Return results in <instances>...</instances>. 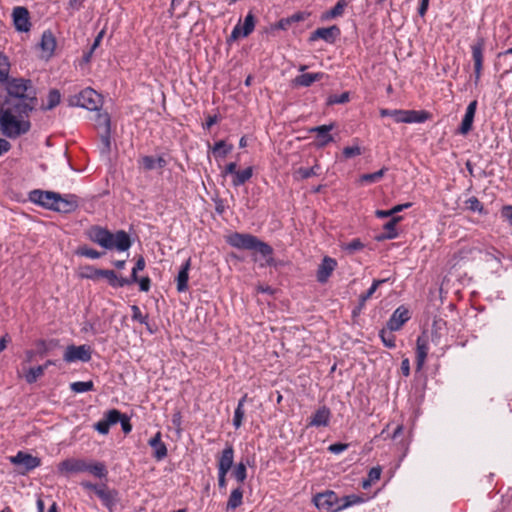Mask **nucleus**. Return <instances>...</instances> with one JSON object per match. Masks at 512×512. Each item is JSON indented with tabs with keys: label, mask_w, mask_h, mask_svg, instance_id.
<instances>
[{
	"label": "nucleus",
	"mask_w": 512,
	"mask_h": 512,
	"mask_svg": "<svg viewBox=\"0 0 512 512\" xmlns=\"http://www.w3.org/2000/svg\"><path fill=\"white\" fill-rule=\"evenodd\" d=\"M8 98L0 106V131L8 139H17L31 129L30 113L35 110L37 92L30 79L8 78Z\"/></svg>",
	"instance_id": "f257e3e1"
},
{
	"label": "nucleus",
	"mask_w": 512,
	"mask_h": 512,
	"mask_svg": "<svg viewBox=\"0 0 512 512\" xmlns=\"http://www.w3.org/2000/svg\"><path fill=\"white\" fill-rule=\"evenodd\" d=\"M85 235L90 241L107 250L124 252L132 245L130 236L124 230L112 233L104 227L93 225L85 231Z\"/></svg>",
	"instance_id": "f03ea898"
},
{
	"label": "nucleus",
	"mask_w": 512,
	"mask_h": 512,
	"mask_svg": "<svg viewBox=\"0 0 512 512\" xmlns=\"http://www.w3.org/2000/svg\"><path fill=\"white\" fill-rule=\"evenodd\" d=\"M227 243L240 250L255 251L259 253L264 259L265 263L261 266H273L275 264L273 255V248L266 242H263L258 237L249 233L234 232L227 238Z\"/></svg>",
	"instance_id": "7ed1b4c3"
},
{
	"label": "nucleus",
	"mask_w": 512,
	"mask_h": 512,
	"mask_svg": "<svg viewBox=\"0 0 512 512\" xmlns=\"http://www.w3.org/2000/svg\"><path fill=\"white\" fill-rule=\"evenodd\" d=\"M80 485L85 490L93 491L109 512H114L117 509L120 503L118 490L110 488L106 483L94 484L89 481H82Z\"/></svg>",
	"instance_id": "20e7f679"
},
{
	"label": "nucleus",
	"mask_w": 512,
	"mask_h": 512,
	"mask_svg": "<svg viewBox=\"0 0 512 512\" xmlns=\"http://www.w3.org/2000/svg\"><path fill=\"white\" fill-rule=\"evenodd\" d=\"M382 117H391L396 123H423L428 119V113L415 110L381 109Z\"/></svg>",
	"instance_id": "39448f33"
},
{
	"label": "nucleus",
	"mask_w": 512,
	"mask_h": 512,
	"mask_svg": "<svg viewBox=\"0 0 512 512\" xmlns=\"http://www.w3.org/2000/svg\"><path fill=\"white\" fill-rule=\"evenodd\" d=\"M102 103V97L92 88L82 90L71 99V105H76L90 111H98Z\"/></svg>",
	"instance_id": "423d86ee"
},
{
	"label": "nucleus",
	"mask_w": 512,
	"mask_h": 512,
	"mask_svg": "<svg viewBox=\"0 0 512 512\" xmlns=\"http://www.w3.org/2000/svg\"><path fill=\"white\" fill-rule=\"evenodd\" d=\"M92 357L91 347L88 345H68L63 355V360L67 363L76 361L89 362Z\"/></svg>",
	"instance_id": "0eeeda50"
},
{
	"label": "nucleus",
	"mask_w": 512,
	"mask_h": 512,
	"mask_svg": "<svg viewBox=\"0 0 512 512\" xmlns=\"http://www.w3.org/2000/svg\"><path fill=\"white\" fill-rule=\"evenodd\" d=\"M61 475L68 477L70 474L86 472L87 461L82 458H67L57 466Z\"/></svg>",
	"instance_id": "6e6552de"
},
{
	"label": "nucleus",
	"mask_w": 512,
	"mask_h": 512,
	"mask_svg": "<svg viewBox=\"0 0 512 512\" xmlns=\"http://www.w3.org/2000/svg\"><path fill=\"white\" fill-rule=\"evenodd\" d=\"M79 207V198L75 194H56L53 210L60 213H71Z\"/></svg>",
	"instance_id": "1a4fd4ad"
},
{
	"label": "nucleus",
	"mask_w": 512,
	"mask_h": 512,
	"mask_svg": "<svg viewBox=\"0 0 512 512\" xmlns=\"http://www.w3.org/2000/svg\"><path fill=\"white\" fill-rule=\"evenodd\" d=\"M484 48L485 39L483 37H478L475 43L471 46L472 59L474 62L475 84H478L481 78Z\"/></svg>",
	"instance_id": "9d476101"
},
{
	"label": "nucleus",
	"mask_w": 512,
	"mask_h": 512,
	"mask_svg": "<svg viewBox=\"0 0 512 512\" xmlns=\"http://www.w3.org/2000/svg\"><path fill=\"white\" fill-rule=\"evenodd\" d=\"M10 461L14 465L22 466L23 470L20 471V474L22 475L39 467L41 464L40 458L23 451H19L15 456H12Z\"/></svg>",
	"instance_id": "9b49d317"
},
{
	"label": "nucleus",
	"mask_w": 512,
	"mask_h": 512,
	"mask_svg": "<svg viewBox=\"0 0 512 512\" xmlns=\"http://www.w3.org/2000/svg\"><path fill=\"white\" fill-rule=\"evenodd\" d=\"M255 28V17L252 12H249L245 19L243 26L241 27L240 22L233 28L228 42L236 41L239 37H247L250 35Z\"/></svg>",
	"instance_id": "f8f14e48"
},
{
	"label": "nucleus",
	"mask_w": 512,
	"mask_h": 512,
	"mask_svg": "<svg viewBox=\"0 0 512 512\" xmlns=\"http://www.w3.org/2000/svg\"><path fill=\"white\" fill-rule=\"evenodd\" d=\"M337 494L334 491H326L318 493L314 498L313 502L315 506L325 512H335L337 505Z\"/></svg>",
	"instance_id": "ddd939ff"
},
{
	"label": "nucleus",
	"mask_w": 512,
	"mask_h": 512,
	"mask_svg": "<svg viewBox=\"0 0 512 512\" xmlns=\"http://www.w3.org/2000/svg\"><path fill=\"white\" fill-rule=\"evenodd\" d=\"M340 34V28L336 25L318 28L310 34L309 41L314 42L318 39H322L327 43L333 44Z\"/></svg>",
	"instance_id": "4468645a"
},
{
	"label": "nucleus",
	"mask_w": 512,
	"mask_h": 512,
	"mask_svg": "<svg viewBox=\"0 0 512 512\" xmlns=\"http://www.w3.org/2000/svg\"><path fill=\"white\" fill-rule=\"evenodd\" d=\"M410 312L405 306H399L387 321L386 327L390 331H398L410 319Z\"/></svg>",
	"instance_id": "2eb2a0df"
},
{
	"label": "nucleus",
	"mask_w": 512,
	"mask_h": 512,
	"mask_svg": "<svg viewBox=\"0 0 512 512\" xmlns=\"http://www.w3.org/2000/svg\"><path fill=\"white\" fill-rule=\"evenodd\" d=\"M56 192L33 190L29 193V200L46 209L53 210Z\"/></svg>",
	"instance_id": "dca6fc26"
},
{
	"label": "nucleus",
	"mask_w": 512,
	"mask_h": 512,
	"mask_svg": "<svg viewBox=\"0 0 512 512\" xmlns=\"http://www.w3.org/2000/svg\"><path fill=\"white\" fill-rule=\"evenodd\" d=\"M14 26L17 31L28 32L31 27L29 11L27 8L17 6L12 12Z\"/></svg>",
	"instance_id": "f3484780"
},
{
	"label": "nucleus",
	"mask_w": 512,
	"mask_h": 512,
	"mask_svg": "<svg viewBox=\"0 0 512 512\" xmlns=\"http://www.w3.org/2000/svg\"><path fill=\"white\" fill-rule=\"evenodd\" d=\"M234 463V448L232 445H227L217 460L218 472L228 473L233 467Z\"/></svg>",
	"instance_id": "a211bd4d"
},
{
	"label": "nucleus",
	"mask_w": 512,
	"mask_h": 512,
	"mask_svg": "<svg viewBox=\"0 0 512 512\" xmlns=\"http://www.w3.org/2000/svg\"><path fill=\"white\" fill-rule=\"evenodd\" d=\"M477 104H478L477 101L473 100L467 106L465 115L461 122V125L458 128L459 134L467 135L471 131L475 113H476V109H477Z\"/></svg>",
	"instance_id": "6ab92c4d"
},
{
	"label": "nucleus",
	"mask_w": 512,
	"mask_h": 512,
	"mask_svg": "<svg viewBox=\"0 0 512 512\" xmlns=\"http://www.w3.org/2000/svg\"><path fill=\"white\" fill-rule=\"evenodd\" d=\"M138 164L143 170L151 171L156 168H164L168 164V161L164 155H159L157 157L145 155L138 160Z\"/></svg>",
	"instance_id": "aec40b11"
},
{
	"label": "nucleus",
	"mask_w": 512,
	"mask_h": 512,
	"mask_svg": "<svg viewBox=\"0 0 512 512\" xmlns=\"http://www.w3.org/2000/svg\"><path fill=\"white\" fill-rule=\"evenodd\" d=\"M331 418V411L327 406L319 407L315 413L310 417L308 426L325 427L329 424Z\"/></svg>",
	"instance_id": "412c9836"
},
{
	"label": "nucleus",
	"mask_w": 512,
	"mask_h": 512,
	"mask_svg": "<svg viewBox=\"0 0 512 512\" xmlns=\"http://www.w3.org/2000/svg\"><path fill=\"white\" fill-rule=\"evenodd\" d=\"M337 262L330 257H324L317 270V280L320 283H325L335 270Z\"/></svg>",
	"instance_id": "4be33fe9"
},
{
	"label": "nucleus",
	"mask_w": 512,
	"mask_h": 512,
	"mask_svg": "<svg viewBox=\"0 0 512 512\" xmlns=\"http://www.w3.org/2000/svg\"><path fill=\"white\" fill-rule=\"evenodd\" d=\"M191 267V259L188 258L181 266L176 277V288L178 292H186L188 290L189 270Z\"/></svg>",
	"instance_id": "5701e85b"
},
{
	"label": "nucleus",
	"mask_w": 512,
	"mask_h": 512,
	"mask_svg": "<svg viewBox=\"0 0 512 512\" xmlns=\"http://www.w3.org/2000/svg\"><path fill=\"white\" fill-rule=\"evenodd\" d=\"M149 445L153 449V456L158 461L164 459L167 456V447L161 440V432H157L150 440Z\"/></svg>",
	"instance_id": "b1692460"
},
{
	"label": "nucleus",
	"mask_w": 512,
	"mask_h": 512,
	"mask_svg": "<svg viewBox=\"0 0 512 512\" xmlns=\"http://www.w3.org/2000/svg\"><path fill=\"white\" fill-rule=\"evenodd\" d=\"M101 278H105L112 288H123L125 286H130L127 277L118 276L114 270L103 269Z\"/></svg>",
	"instance_id": "393cba45"
},
{
	"label": "nucleus",
	"mask_w": 512,
	"mask_h": 512,
	"mask_svg": "<svg viewBox=\"0 0 512 512\" xmlns=\"http://www.w3.org/2000/svg\"><path fill=\"white\" fill-rule=\"evenodd\" d=\"M40 48L46 57L49 58L53 55L56 48V38L51 30L43 32L40 42Z\"/></svg>",
	"instance_id": "a878e982"
},
{
	"label": "nucleus",
	"mask_w": 512,
	"mask_h": 512,
	"mask_svg": "<svg viewBox=\"0 0 512 512\" xmlns=\"http://www.w3.org/2000/svg\"><path fill=\"white\" fill-rule=\"evenodd\" d=\"M429 347L427 339L423 337H418L416 341V368L417 370H421L427 355H428Z\"/></svg>",
	"instance_id": "bb28decb"
},
{
	"label": "nucleus",
	"mask_w": 512,
	"mask_h": 512,
	"mask_svg": "<svg viewBox=\"0 0 512 512\" xmlns=\"http://www.w3.org/2000/svg\"><path fill=\"white\" fill-rule=\"evenodd\" d=\"M333 129V125H321L311 129V132L316 133L318 145L320 147L326 146L328 143L333 141V137L330 131Z\"/></svg>",
	"instance_id": "cd10ccee"
},
{
	"label": "nucleus",
	"mask_w": 512,
	"mask_h": 512,
	"mask_svg": "<svg viewBox=\"0 0 512 512\" xmlns=\"http://www.w3.org/2000/svg\"><path fill=\"white\" fill-rule=\"evenodd\" d=\"M323 76H324V74L321 73V72H318V73H303V74L297 76L294 79V83L297 86L309 87L314 82L321 80L323 78Z\"/></svg>",
	"instance_id": "c85d7f7f"
},
{
	"label": "nucleus",
	"mask_w": 512,
	"mask_h": 512,
	"mask_svg": "<svg viewBox=\"0 0 512 512\" xmlns=\"http://www.w3.org/2000/svg\"><path fill=\"white\" fill-rule=\"evenodd\" d=\"M401 216H393L387 223L384 224V233L379 239H394L398 236L396 225L401 221Z\"/></svg>",
	"instance_id": "c756f323"
},
{
	"label": "nucleus",
	"mask_w": 512,
	"mask_h": 512,
	"mask_svg": "<svg viewBox=\"0 0 512 512\" xmlns=\"http://www.w3.org/2000/svg\"><path fill=\"white\" fill-rule=\"evenodd\" d=\"M253 176V168L247 167L243 170H237L232 177V185L234 187H239L244 185L247 181L251 179Z\"/></svg>",
	"instance_id": "7c9ffc66"
},
{
	"label": "nucleus",
	"mask_w": 512,
	"mask_h": 512,
	"mask_svg": "<svg viewBox=\"0 0 512 512\" xmlns=\"http://www.w3.org/2000/svg\"><path fill=\"white\" fill-rule=\"evenodd\" d=\"M243 489L241 486L233 489L226 504V510H235L242 504Z\"/></svg>",
	"instance_id": "2f4dec72"
},
{
	"label": "nucleus",
	"mask_w": 512,
	"mask_h": 512,
	"mask_svg": "<svg viewBox=\"0 0 512 512\" xmlns=\"http://www.w3.org/2000/svg\"><path fill=\"white\" fill-rule=\"evenodd\" d=\"M86 472H89L97 478H106L108 470L103 462H87Z\"/></svg>",
	"instance_id": "473e14b6"
},
{
	"label": "nucleus",
	"mask_w": 512,
	"mask_h": 512,
	"mask_svg": "<svg viewBox=\"0 0 512 512\" xmlns=\"http://www.w3.org/2000/svg\"><path fill=\"white\" fill-rule=\"evenodd\" d=\"M247 400V395L245 394L239 401L238 405L234 411L233 417V425L236 429L240 428L244 419L245 411H244V403Z\"/></svg>",
	"instance_id": "72a5a7b5"
},
{
	"label": "nucleus",
	"mask_w": 512,
	"mask_h": 512,
	"mask_svg": "<svg viewBox=\"0 0 512 512\" xmlns=\"http://www.w3.org/2000/svg\"><path fill=\"white\" fill-rule=\"evenodd\" d=\"M387 170H388V168L383 167L382 169H380L379 171H376L374 173L363 174L360 177V182L366 183V184L377 183L384 177Z\"/></svg>",
	"instance_id": "f704fd0d"
},
{
	"label": "nucleus",
	"mask_w": 512,
	"mask_h": 512,
	"mask_svg": "<svg viewBox=\"0 0 512 512\" xmlns=\"http://www.w3.org/2000/svg\"><path fill=\"white\" fill-rule=\"evenodd\" d=\"M60 101H61V94H60L59 90L52 89L48 93L47 104L42 106V110H44V111L52 110L57 105H59Z\"/></svg>",
	"instance_id": "c9c22d12"
},
{
	"label": "nucleus",
	"mask_w": 512,
	"mask_h": 512,
	"mask_svg": "<svg viewBox=\"0 0 512 512\" xmlns=\"http://www.w3.org/2000/svg\"><path fill=\"white\" fill-rule=\"evenodd\" d=\"M102 270L103 269H98L91 265H87L82 268L80 272V277L96 281L101 278Z\"/></svg>",
	"instance_id": "e433bc0d"
},
{
	"label": "nucleus",
	"mask_w": 512,
	"mask_h": 512,
	"mask_svg": "<svg viewBox=\"0 0 512 512\" xmlns=\"http://www.w3.org/2000/svg\"><path fill=\"white\" fill-rule=\"evenodd\" d=\"M388 279H378V280H374L371 287L363 294L360 295L359 297V303L361 306H364L365 302L370 299L372 297V295L375 293V291L377 290V288L387 282Z\"/></svg>",
	"instance_id": "4c0bfd02"
},
{
	"label": "nucleus",
	"mask_w": 512,
	"mask_h": 512,
	"mask_svg": "<svg viewBox=\"0 0 512 512\" xmlns=\"http://www.w3.org/2000/svg\"><path fill=\"white\" fill-rule=\"evenodd\" d=\"M10 62L6 55L0 52V83H4L9 78Z\"/></svg>",
	"instance_id": "58836bf2"
},
{
	"label": "nucleus",
	"mask_w": 512,
	"mask_h": 512,
	"mask_svg": "<svg viewBox=\"0 0 512 512\" xmlns=\"http://www.w3.org/2000/svg\"><path fill=\"white\" fill-rule=\"evenodd\" d=\"M70 389L74 393H84L88 391L94 390V383L93 381H77L70 384Z\"/></svg>",
	"instance_id": "ea45409f"
},
{
	"label": "nucleus",
	"mask_w": 512,
	"mask_h": 512,
	"mask_svg": "<svg viewBox=\"0 0 512 512\" xmlns=\"http://www.w3.org/2000/svg\"><path fill=\"white\" fill-rule=\"evenodd\" d=\"M232 476L239 484H243L247 478L246 465L243 462L237 463L232 470Z\"/></svg>",
	"instance_id": "a19ab883"
},
{
	"label": "nucleus",
	"mask_w": 512,
	"mask_h": 512,
	"mask_svg": "<svg viewBox=\"0 0 512 512\" xmlns=\"http://www.w3.org/2000/svg\"><path fill=\"white\" fill-rule=\"evenodd\" d=\"M146 265L145 259L143 256H139L136 260L135 266L132 269L131 276L128 277L129 284L132 285L136 281H138V272L144 270Z\"/></svg>",
	"instance_id": "79ce46f5"
},
{
	"label": "nucleus",
	"mask_w": 512,
	"mask_h": 512,
	"mask_svg": "<svg viewBox=\"0 0 512 512\" xmlns=\"http://www.w3.org/2000/svg\"><path fill=\"white\" fill-rule=\"evenodd\" d=\"M44 372V367H42L41 365L37 367H32L25 374V380L29 384L35 383L38 380V378L44 375Z\"/></svg>",
	"instance_id": "37998d69"
},
{
	"label": "nucleus",
	"mask_w": 512,
	"mask_h": 512,
	"mask_svg": "<svg viewBox=\"0 0 512 512\" xmlns=\"http://www.w3.org/2000/svg\"><path fill=\"white\" fill-rule=\"evenodd\" d=\"M393 331H387L386 329H382L380 330L379 332V336L384 344L385 347L387 348H395L396 347V343H395V335L392 333Z\"/></svg>",
	"instance_id": "c03bdc74"
},
{
	"label": "nucleus",
	"mask_w": 512,
	"mask_h": 512,
	"mask_svg": "<svg viewBox=\"0 0 512 512\" xmlns=\"http://www.w3.org/2000/svg\"><path fill=\"white\" fill-rule=\"evenodd\" d=\"M76 254L90 259H99L104 253L84 245L77 249Z\"/></svg>",
	"instance_id": "a18cd8bd"
},
{
	"label": "nucleus",
	"mask_w": 512,
	"mask_h": 512,
	"mask_svg": "<svg viewBox=\"0 0 512 512\" xmlns=\"http://www.w3.org/2000/svg\"><path fill=\"white\" fill-rule=\"evenodd\" d=\"M102 143V152L108 154L111 150V129H104L100 135Z\"/></svg>",
	"instance_id": "49530a36"
},
{
	"label": "nucleus",
	"mask_w": 512,
	"mask_h": 512,
	"mask_svg": "<svg viewBox=\"0 0 512 512\" xmlns=\"http://www.w3.org/2000/svg\"><path fill=\"white\" fill-rule=\"evenodd\" d=\"M466 208L473 212L484 213V206L475 196L470 197L465 202Z\"/></svg>",
	"instance_id": "de8ad7c7"
},
{
	"label": "nucleus",
	"mask_w": 512,
	"mask_h": 512,
	"mask_svg": "<svg viewBox=\"0 0 512 512\" xmlns=\"http://www.w3.org/2000/svg\"><path fill=\"white\" fill-rule=\"evenodd\" d=\"M95 121L97 126L111 129V119L107 112H98Z\"/></svg>",
	"instance_id": "09e8293b"
},
{
	"label": "nucleus",
	"mask_w": 512,
	"mask_h": 512,
	"mask_svg": "<svg viewBox=\"0 0 512 512\" xmlns=\"http://www.w3.org/2000/svg\"><path fill=\"white\" fill-rule=\"evenodd\" d=\"M348 2L347 0H339L335 6L329 11L328 17L335 18L338 16H341L347 7Z\"/></svg>",
	"instance_id": "8fccbe9b"
},
{
	"label": "nucleus",
	"mask_w": 512,
	"mask_h": 512,
	"mask_svg": "<svg viewBox=\"0 0 512 512\" xmlns=\"http://www.w3.org/2000/svg\"><path fill=\"white\" fill-rule=\"evenodd\" d=\"M364 248V244L358 238L353 239L351 242L343 245V249L349 254H353L357 251H360Z\"/></svg>",
	"instance_id": "3c124183"
},
{
	"label": "nucleus",
	"mask_w": 512,
	"mask_h": 512,
	"mask_svg": "<svg viewBox=\"0 0 512 512\" xmlns=\"http://www.w3.org/2000/svg\"><path fill=\"white\" fill-rule=\"evenodd\" d=\"M232 149V146H227L225 141L220 140L214 144L213 153L218 156L225 157Z\"/></svg>",
	"instance_id": "603ef678"
},
{
	"label": "nucleus",
	"mask_w": 512,
	"mask_h": 512,
	"mask_svg": "<svg viewBox=\"0 0 512 512\" xmlns=\"http://www.w3.org/2000/svg\"><path fill=\"white\" fill-rule=\"evenodd\" d=\"M319 166L316 164L310 168L300 167L297 173L302 179H308L310 177L318 175Z\"/></svg>",
	"instance_id": "864d4df0"
},
{
	"label": "nucleus",
	"mask_w": 512,
	"mask_h": 512,
	"mask_svg": "<svg viewBox=\"0 0 512 512\" xmlns=\"http://www.w3.org/2000/svg\"><path fill=\"white\" fill-rule=\"evenodd\" d=\"M123 415L124 414H122L120 411H118L116 409H112L106 413L105 419L107 420L109 426H111V425L118 423L120 420H122L121 418Z\"/></svg>",
	"instance_id": "5fc2aeb1"
},
{
	"label": "nucleus",
	"mask_w": 512,
	"mask_h": 512,
	"mask_svg": "<svg viewBox=\"0 0 512 512\" xmlns=\"http://www.w3.org/2000/svg\"><path fill=\"white\" fill-rule=\"evenodd\" d=\"M342 153L345 158L349 159V158L361 155L362 150H361L360 146H358V145L347 146L343 149Z\"/></svg>",
	"instance_id": "6e6d98bb"
},
{
	"label": "nucleus",
	"mask_w": 512,
	"mask_h": 512,
	"mask_svg": "<svg viewBox=\"0 0 512 512\" xmlns=\"http://www.w3.org/2000/svg\"><path fill=\"white\" fill-rule=\"evenodd\" d=\"M132 319L140 322L141 324H147V315H143L140 308L137 305H132Z\"/></svg>",
	"instance_id": "4d7b16f0"
},
{
	"label": "nucleus",
	"mask_w": 512,
	"mask_h": 512,
	"mask_svg": "<svg viewBox=\"0 0 512 512\" xmlns=\"http://www.w3.org/2000/svg\"><path fill=\"white\" fill-rule=\"evenodd\" d=\"M344 500L347 501L349 507L362 504L365 501V498L361 495L351 494L344 496Z\"/></svg>",
	"instance_id": "13d9d810"
},
{
	"label": "nucleus",
	"mask_w": 512,
	"mask_h": 512,
	"mask_svg": "<svg viewBox=\"0 0 512 512\" xmlns=\"http://www.w3.org/2000/svg\"><path fill=\"white\" fill-rule=\"evenodd\" d=\"M95 429L100 433V434H107L109 432V429H110V426L107 422V420L104 418L100 421H98L95 425H94Z\"/></svg>",
	"instance_id": "bf43d9fd"
},
{
	"label": "nucleus",
	"mask_w": 512,
	"mask_h": 512,
	"mask_svg": "<svg viewBox=\"0 0 512 512\" xmlns=\"http://www.w3.org/2000/svg\"><path fill=\"white\" fill-rule=\"evenodd\" d=\"M382 473V468L380 466L372 467L368 472V478L370 481L375 483L380 479Z\"/></svg>",
	"instance_id": "052dcab7"
},
{
	"label": "nucleus",
	"mask_w": 512,
	"mask_h": 512,
	"mask_svg": "<svg viewBox=\"0 0 512 512\" xmlns=\"http://www.w3.org/2000/svg\"><path fill=\"white\" fill-rule=\"evenodd\" d=\"M236 171H237V163L230 162L224 167V169L221 172V175L223 177H226L227 175H232V177H233Z\"/></svg>",
	"instance_id": "680f3d73"
},
{
	"label": "nucleus",
	"mask_w": 512,
	"mask_h": 512,
	"mask_svg": "<svg viewBox=\"0 0 512 512\" xmlns=\"http://www.w3.org/2000/svg\"><path fill=\"white\" fill-rule=\"evenodd\" d=\"M135 283L139 284L140 291L148 292L150 290L151 280L149 277L138 278V281Z\"/></svg>",
	"instance_id": "e2e57ef3"
},
{
	"label": "nucleus",
	"mask_w": 512,
	"mask_h": 512,
	"mask_svg": "<svg viewBox=\"0 0 512 512\" xmlns=\"http://www.w3.org/2000/svg\"><path fill=\"white\" fill-rule=\"evenodd\" d=\"M501 217L512 225V205H505L502 207Z\"/></svg>",
	"instance_id": "0e129e2a"
},
{
	"label": "nucleus",
	"mask_w": 512,
	"mask_h": 512,
	"mask_svg": "<svg viewBox=\"0 0 512 512\" xmlns=\"http://www.w3.org/2000/svg\"><path fill=\"white\" fill-rule=\"evenodd\" d=\"M348 444H345V443H334V444H331L329 447H328V450L331 452V453H334V454H339L343 451H345L347 448H348Z\"/></svg>",
	"instance_id": "69168bd1"
},
{
	"label": "nucleus",
	"mask_w": 512,
	"mask_h": 512,
	"mask_svg": "<svg viewBox=\"0 0 512 512\" xmlns=\"http://www.w3.org/2000/svg\"><path fill=\"white\" fill-rule=\"evenodd\" d=\"M121 419L122 420H120L119 422L121 424L123 432L126 433V434L131 432L132 425L130 423V418L127 415L124 414Z\"/></svg>",
	"instance_id": "338daca9"
},
{
	"label": "nucleus",
	"mask_w": 512,
	"mask_h": 512,
	"mask_svg": "<svg viewBox=\"0 0 512 512\" xmlns=\"http://www.w3.org/2000/svg\"><path fill=\"white\" fill-rule=\"evenodd\" d=\"M349 101V94L347 92L342 93L339 96H334L330 99L331 103L344 104Z\"/></svg>",
	"instance_id": "774afa93"
}]
</instances>
